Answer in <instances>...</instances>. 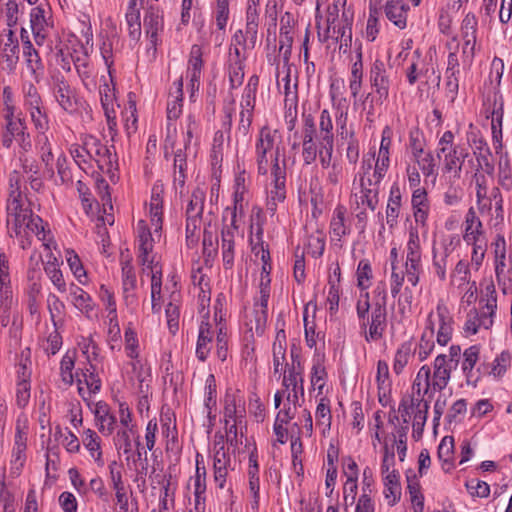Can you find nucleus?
Instances as JSON below:
<instances>
[{"mask_svg": "<svg viewBox=\"0 0 512 512\" xmlns=\"http://www.w3.org/2000/svg\"><path fill=\"white\" fill-rule=\"evenodd\" d=\"M144 28L150 42L156 46L158 40V32L163 29V18L158 9L151 7L144 17Z\"/></svg>", "mask_w": 512, "mask_h": 512, "instance_id": "25", "label": "nucleus"}, {"mask_svg": "<svg viewBox=\"0 0 512 512\" xmlns=\"http://www.w3.org/2000/svg\"><path fill=\"white\" fill-rule=\"evenodd\" d=\"M187 120V140L184 141V152L181 148H178L176 151L172 150V153L174 154V160H187L188 158L197 157V144L191 143L193 132L196 129V121L192 115H189Z\"/></svg>", "mask_w": 512, "mask_h": 512, "instance_id": "24", "label": "nucleus"}, {"mask_svg": "<svg viewBox=\"0 0 512 512\" xmlns=\"http://www.w3.org/2000/svg\"><path fill=\"white\" fill-rule=\"evenodd\" d=\"M293 25L294 19L291 13L286 12L281 17L279 51H283V62L288 65L293 45Z\"/></svg>", "mask_w": 512, "mask_h": 512, "instance_id": "16", "label": "nucleus"}, {"mask_svg": "<svg viewBox=\"0 0 512 512\" xmlns=\"http://www.w3.org/2000/svg\"><path fill=\"white\" fill-rule=\"evenodd\" d=\"M315 417L316 424L317 426L322 428L323 434H325L326 431L330 430L332 416L328 399H320V402L318 403L316 408Z\"/></svg>", "mask_w": 512, "mask_h": 512, "instance_id": "46", "label": "nucleus"}, {"mask_svg": "<svg viewBox=\"0 0 512 512\" xmlns=\"http://www.w3.org/2000/svg\"><path fill=\"white\" fill-rule=\"evenodd\" d=\"M205 192L197 187L193 190L186 208V216L189 218H201L204 208Z\"/></svg>", "mask_w": 512, "mask_h": 512, "instance_id": "42", "label": "nucleus"}, {"mask_svg": "<svg viewBox=\"0 0 512 512\" xmlns=\"http://www.w3.org/2000/svg\"><path fill=\"white\" fill-rule=\"evenodd\" d=\"M230 464V456L227 453L224 444L215 443V452L213 457L214 480L220 489H223L228 473L227 467Z\"/></svg>", "mask_w": 512, "mask_h": 512, "instance_id": "17", "label": "nucleus"}, {"mask_svg": "<svg viewBox=\"0 0 512 512\" xmlns=\"http://www.w3.org/2000/svg\"><path fill=\"white\" fill-rule=\"evenodd\" d=\"M236 208L232 212L231 226H227L221 233V249L223 264L226 269H230L234 263V238L236 231Z\"/></svg>", "mask_w": 512, "mask_h": 512, "instance_id": "15", "label": "nucleus"}, {"mask_svg": "<svg viewBox=\"0 0 512 512\" xmlns=\"http://www.w3.org/2000/svg\"><path fill=\"white\" fill-rule=\"evenodd\" d=\"M411 409L415 412L414 423H413V436L415 433L418 435L423 431L427 414L429 410V402L421 398H411Z\"/></svg>", "mask_w": 512, "mask_h": 512, "instance_id": "28", "label": "nucleus"}, {"mask_svg": "<svg viewBox=\"0 0 512 512\" xmlns=\"http://www.w3.org/2000/svg\"><path fill=\"white\" fill-rule=\"evenodd\" d=\"M485 290V305L479 309H472L467 314L463 327L467 335H474L481 328L488 330L493 326L497 310V293L493 284L488 285Z\"/></svg>", "mask_w": 512, "mask_h": 512, "instance_id": "2", "label": "nucleus"}, {"mask_svg": "<svg viewBox=\"0 0 512 512\" xmlns=\"http://www.w3.org/2000/svg\"><path fill=\"white\" fill-rule=\"evenodd\" d=\"M301 365L298 360L295 365V360H293V367L288 371L287 375H284L283 385L287 389L295 390V388L300 389V394L303 396L304 388H303V378L301 376Z\"/></svg>", "mask_w": 512, "mask_h": 512, "instance_id": "47", "label": "nucleus"}, {"mask_svg": "<svg viewBox=\"0 0 512 512\" xmlns=\"http://www.w3.org/2000/svg\"><path fill=\"white\" fill-rule=\"evenodd\" d=\"M30 261H31V263H33V262L35 263V267H32L28 271V280L30 282L29 292H30L32 301H35L36 296L39 295V293L41 291V285L39 283V279H40V270H41L40 266L43 263L41 260V255H36V254H33L30 257Z\"/></svg>", "mask_w": 512, "mask_h": 512, "instance_id": "38", "label": "nucleus"}, {"mask_svg": "<svg viewBox=\"0 0 512 512\" xmlns=\"http://www.w3.org/2000/svg\"><path fill=\"white\" fill-rule=\"evenodd\" d=\"M352 201L356 204L357 208L367 206L371 210H375L378 204V194L375 193V189L368 190L365 187L359 186V191H355L352 195Z\"/></svg>", "mask_w": 512, "mask_h": 512, "instance_id": "37", "label": "nucleus"}, {"mask_svg": "<svg viewBox=\"0 0 512 512\" xmlns=\"http://www.w3.org/2000/svg\"><path fill=\"white\" fill-rule=\"evenodd\" d=\"M56 101L63 110L68 113H73L77 110V98L75 90L72 87L61 88L54 92Z\"/></svg>", "mask_w": 512, "mask_h": 512, "instance_id": "40", "label": "nucleus"}, {"mask_svg": "<svg viewBox=\"0 0 512 512\" xmlns=\"http://www.w3.org/2000/svg\"><path fill=\"white\" fill-rule=\"evenodd\" d=\"M75 364V352L68 351L62 358L60 363V372L62 381L71 385L74 381L73 369Z\"/></svg>", "mask_w": 512, "mask_h": 512, "instance_id": "60", "label": "nucleus"}, {"mask_svg": "<svg viewBox=\"0 0 512 512\" xmlns=\"http://www.w3.org/2000/svg\"><path fill=\"white\" fill-rule=\"evenodd\" d=\"M138 233V263L143 266V271L149 269L151 274L158 267L162 271V266L153 253L154 238L144 220H140L137 224Z\"/></svg>", "mask_w": 512, "mask_h": 512, "instance_id": "4", "label": "nucleus"}, {"mask_svg": "<svg viewBox=\"0 0 512 512\" xmlns=\"http://www.w3.org/2000/svg\"><path fill=\"white\" fill-rule=\"evenodd\" d=\"M409 149L412 155L418 159L424 152L425 139L423 133L418 129L414 128L409 133Z\"/></svg>", "mask_w": 512, "mask_h": 512, "instance_id": "63", "label": "nucleus"}, {"mask_svg": "<svg viewBox=\"0 0 512 512\" xmlns=\"http://www.w3.org/2000/svg\"><path fill=\"white\" fill-rule=\"evenodd\" d=\"M317 138L328 156L331 157L334 135L332 118L327 109H323L320 113L319 134Z\"/></svg>", "mask_w": 512, "mask_h": 512, "instance_id": "21", "label": "nucleus"}, {"mask_svg": "<svg viewBox=\"0 0 512 512\" xmlns=\"http://www.w3.org/2000/svg\"><path fill=\"white\" fill-rule=\"evenodd\" d=\"M10 188L6 204L7 211V227L10 235L12 233L17 237L25 238L21 241V245L25 248L29 243V236L34 234L39 240H45V228L43 220L33 214L30 208V201L21 192L20 173L13 170L9 179Z\"/></svg>", "mask_w": 512, "mask_h": 512, "instance_id": "1", "label": "nucleus"}, {"mask_svg": "<svg viewBox=\"0 0 512 512\" xmlns=\"http://www.w3.org/2000/svg\"><path fill=\"white\" fill-rule=\"evenodd\" d=\"M267 166L270 164L272 188L268 192L267 209L274 213L277 205L286 198V162H264Z\"/></svg>", "mask_w": 512, "mask_h": 512, "instance_id": "5", "label": "nucleus"}, {"mask_svg": "<svg viewBox=\"0 0 512 512\" xmlns=\"http://www.w3.org/2000/svg\"><path fill=\"white\" fill-rule=\"evenodd\" d=\"M480 348L476 345L467 348L463 353V363L462 370L467 378L470 377V374L476 365L479 359Z\"/></svg>", "mask_w": 512, "mask_h": 512, "instance_id": "64", "label": "nucleus"}, {"mask_svg": "<svg viewBox=\"0 0 512 512\" xmlns=\"http://www.w3.org/2000/svg\"><path fill=\"white\" fill-rule=\"evenodd\" d=\"M281 135L268 126L261 128L256 143V153L261 159L279 160L283 156Z\"/></svg>", "mask_w": 512, "mask_h": 512, "instance_id": "7", "label": "nucleus"}, {"mask_svg": "<svg viewBox=\"0 0 512 512\" xmlns=\"http://www.w3.org/2000/svg\"><path fill=\"white\" fill-rule=\"evenodd\" d=\"M213 337L214 331L211 324L207 320H202L199 326L195 349V354L199 361L205 362L207 360L212 348Z\"/></svg>", "mask_w": 512, "mask_h": 512, "instance_id": "19", "label": "nucleus"}, {"mask_svg": "<svg viewBox=\"0 0 512 512\" xmlns=\"http://www.w3.org/2000/svg\"><path fill=\"white\" fill-rule=\"evenodd\" d=\"M81 150L84 151L90 160H97V158H110L112 151L109 147L102 144L96 138H90L85 141L84 145L81 146Z\"/></svg>", "mask_w": 512, "mask_h": 512, "instance_id": "35", "label": "nucleus"}, {"mask_svg": "<svg viewBox=\"0 0 512 512\" xmlns=\"http://www.w3.org/2000/svg\"><path fill=\"white\" fill-rule=\"evenodd\" d=\"M47 308L54 328L62 324L65 316V304L55 295L50 293L47 297Z\"/></svg>", "mask_w": 512, "mask_h": 512, "instance_id": "41", "label": "nucleus"}, {"mask_svg": "<svg viewBox=\"0 0 512 512\" xmlns=\"http://www.w3.org/2000/svg\"><path fill=\"white\" fill-rule=\"evenodd\" d=\"M388 165L386 162H366L362 169L363 173L360 177V187H365L368 190L375 189V193H379V184L383 179Z\"/></svg>", "mask_w": 512, "mask_h": 512, "instance_id": "11", "label": "nucleus"}, {"mask_svg": "<svg viewBox=\"0 0 512 512\" xmlns=\"http://www.w3.org/2000/svg\"><path fill=\"white\" fill-rule=\"evenodd\" d=\"M384 495L388 504L393 506L401 496V487L399 483V474L396 470H391L384 477Z\"/></svg>", "mask_w": 512, "mask_h": 512, "instance_id": "33", "label": "nucleus"}, {"mask_svg": "<svg viewBox=\"0 0 512 512\" xmlns=\"http://www.w3.org/2000/svg\"><path fill=\"white\" fill-rule=\"evenodd\" d=\"M229 137H226L224 131H217L213 138L211 157L212 160H223L228 157L226 150L229 148Z\"/></svg>", "mask_w": 512, "mask_h": 512, "instance_id": "50", "label": "nucleus"}, {"mask_svg": "<svg viewBox=\"0 0 512 512\" xmlns=\"http://www.w3.org/2000/svg\"><path fill=\"white\" fill-rule=\"evenodd\" d=\"M495 274L499 277L506 267V243L503 236L498 235L494 242Z\"/></svg>", "mask_w": 512, "mask_h": 512, "instance_id": "52", "label": "nucleus"}, {"mask_svg": "<svg viewBox=\"0 0 512 512\" xmlns=\"http://www.w3.org/2000/svg\"><path fill=\"white\" fill-rule=\"evenodd\" d=\"M450 249L445 246L442 251H437L433 248L432 254V267L438 279L440 281H445L447 278V265H448V257L450 255Z\"/></svg>", "mask_w": 512, "mask_h": 512, "instance_id": "36", "label": "nucleus"}, {"mask_svg": "<svg viewBox=\"0 0 512 512\" xmlns=\"http://www.w3.org/2000/svg\"><path fill=\"white\" fill-rule=\"evenodd\" d=\"M175 90L170 92V100L167 104V118L169 120L177 119L182 112V100H183V79L180 77L174 82Z\"/></svg>", "mask_w": 512, "mask_h": 512, "instance_id": "32", "label": "nucleus"}, {"mask_svg": "<svg viewBox=\"0 0 512 512\" xmlns=\"http://www.w3.org/2000/svg\"><path fill=\"white\" fill-rule=\"evenodd\" d=\"M44 270L53 285L57 288L59 292L66 291V283L63 278V274L59 269V263L52 254H50L49 259L44 265Z\"/></svg>", "mask_w": 512, "mask_h": 512, "instance_id": "34", "label": "nucleus"}, {"mask_svg": "<svg viewBox=\"0 0 512 512\" xmlns=\"http://www.w3.org/2000/svg\"><path fill=\"white\" fill-rule=\"evenodd\" d=\"M11 294L8 262L0 249V323L2 326H7L9 323L7 313L12 304Z\"/></svg>", "mask_w": 512, "mask_h": 512, "instance_id": "8", "label": "nucleus"}, {"mask_svg": "<svg viewBox=\"0 0 512 512\" xmlns=\"http://www.w3.org/2000/svg\"><path fill=\"white\" fill-rule=\"evenodd\" d=\"M163 194L164 186L160 182H156L151 190L149 202V215L151 224L156 233L162 229L163 216Z\"/></svg>", "mask_w": 512, "mask_h": 512, "instance_id": "14", "label": "nucleus"}, {"mask_svg": "<svg viewBox=\"0 0 512 512\" xmlns=\"http://www.w3.org/2000/svg\"><path fill=\"white\" fill-rule=\"evenodd\" d=\"M242 400L239 396L234 393H227L225 396L224 406V417L226 425L229 424V420L236 421L237 417H241L243 410L240 409Z\"/></svg>", "mask_w": 512, "mask_h": 512, "instance_id": "44", "label": "nucleus"}, {"mask_svg": "<svg viewBox=\"0 0 512 512\" xmlns=\"http://www.w3.org/2000/svg\"><path fill=\"white\" fill-rule=\"evenodd\" d=\"M83 444L94 459L99 460L101 458L100 438L95 431L91 429L84 431Z\"/></svg>", "mask_w": 512, "mask_h": 512, "instance_id": "59", "label": "nucleus"}, {"mask_svg": "<svg viewBox=\"0 0 512 512\" xmlns=\"http://www.w3.org/2000/svg\"><path fill=\"white\" fill-rule=\"evenodd\" d=\"M412 354V344L405 342L400 345L397 349L394 357L393 371L396 374H400L405 366L408 364L410 356Z\"/></svg>", "mask_w": 512, "mask_h": 512, "instance_id": "51", "label": "nucleus"}, {"mask_svg": "<svg viewBox=\"0 0 512 512\" xmlns=\"http://www.w3.org/2000/svg\"><path fill=\"white\" fill-rule=\"evenodd\" d=\"M125 18L128 24L130 38L134 41L139 40L141 36V23L139 11L136 9V7L130 8L129 5Z\"/></svg>", "mask_w": 512, "mask_h": 512, "instance_id": "56", "label": "nucleus"}, {"mask_svg": "<svg viewBox=\"0 0 512 512\" xmlns=\"http://www.w3.org/2000/svg\"><path fill=\"white\" fill-rule=\"evenodd\" d=\"M406 260H422L421 242L416 228H411L409 231L406 244Z\"/></svg>", "mask_w": 512, "mask_h": 512, "instance_id": "49", "label": "nucleus"}, {"mask_svg": "<svg viewBox=\"0 0 512 512\" xmlns=\"http://www.w3.org/2000/svg\"><path fill=\"white\" fill-rule=\"evenodd\" d=\"M124 338V350L126 356L128 358H137L140 356L139 340L136 332L132 328L128 327L125 329Z\"/></svg>", "mask_w": 512, "mask_h": 512, "instance_id": "61", "label": "nucleus"}, {"mask_svg": "<svg viewBox=\"0 0 512 512\" xmlns=\"http://www.w3.org/2000/svg\"><path fill=\"white\" fill-rule=\"evenodd\" d=\"M161 288L162 271L156 267L151 274V309L153 313H159L161 310Z\"/></svg>", "mask_w": 512, "mask_h": 512, "instance_id": "43", "label": "nucleus"}, {"mask_svg": "<svg viewBox=\"0 0 512 512\" xmlns=\"http://www.w3.org/2000/svg\"><path fill=\"white\" fill-rule=\"evenodd\" d=\"M23 55L31 75L36 82H39L44 74V64L41 60V57L39 56L38 51L33 47V45L25 46Z\"/></svg>", "mask_w": 512, "mask_h": 512, "instance_id": "30", "label": "nucleus"}, {"mask_svg": "<svg viewBox=\"0 0 512 512\" xmlns=\"http://www.w3.org/2000/svg\"><path fill=\"white\" fill-rule=\"evenodd\" d=\"M371 85L377 95V101L381 103L388 98L390 82L386 74L385 64L376 59L370 70Z\"/></svg>", "mask_w": 512, "mask_h": 512, "instance_id": "12", "label": "nucleus"}, {"mask_svg": "<svg viewBox=\"0 0 512 512\" xmlns=\"http://www.w3.org/2000/svg\"><path fill=\"white\" fill-rule=\"evenodd\" d=\"M5 119L7 121L6 130L7 133L11 134L15 137H24L25 124L20 119L14 118V106L7 107V114L5 115Z\"/></svg>", "mask_w": 512, "mask_h": 512, "instance_id": "57", "label": "nucleus"}, {"mask_svg": "<svg viewBox=\"0 0 512 512\" xmlns=\"http://www.w3.org/2000/svg\"><path fill=\"white\" fill-rule=\"evenodd\" d=\"M71 61L73 62L79 75L88 76V52L86 48L81 45L80 49H74L72 53H69Z\"/></svg>", "mask_w": 512, "mask_h": 512, "instance_id": "62", "label": "nucleus"}, {"mask_svg": "<svg viewBox=\"0 0 512 512\" xmlns=\"http://www.w3.org/2000/svg\"><path fill=\"white\" fill-rule=\"evenodd\" d=\"M480 239L487 238L481 220L476 215L474 208L471 207L465 216L463 240L467 244L480 241Z\"/></svg>", "mask_w": 512, "mask_h": 512, "instance_id": "20", "label": "nucleus"}, {"mask_svg": "<svg viewBox=\"0 0 512 512\" xmlns=\"http://www.w3.org/2000/svg\"><path fill=\"white\" fill-rule=\"evenodd\" d=\"M129 366L131 367L133 377L139 382L140 391L143 392L144 383L150 377L149 368H146L145 362L140 356L130 358Z\"/></svg>", "mask_w": 512, "mask_h": 512, "instance_id": "54", "label": "nucleus"}, {"mask_svg": "<svg viewBox=\"0 0 512 512\" xmlns=\"http://www.w3.org/2000/svg\"><path fill=\"white\" fill-rule=\"evenodd\" d=\"M97 188L99 190V194L102 200L103 204V211L105 214H107L106 218L102 217L101 220L105 224L106 222L110 225L113 224L114 219L113 216L108 214V211L113 209L112 202H111V196L109 193V186L105 179L101 178L97 180Z\"/></svg>", "mask_w": 512, "mask_h": 512, "instance_id": "48", "label": "nucleus"}, {"mask_svg": "<svg viewBox=\"0 0 512 512\" xmlns=\"http://www.w3.org/2000/svg\"><path fill=\"white\" fill-rule=\"evenodd\" d=\"M454 135L451 131H446L439 140L437 148V157L439 160H461L468 157L465 148L453 146Z\"/></svg>", "mask_w": 512, "mask_h": 512, "instance_id": "18", "label": "nucleus"}, {"mask_svg": "<svg viewBox=\"0 0 512 512\" xmlns=\"http://www.w3.org/2000/svg\"><path fill=\"white\" fill-rule=\"evenodd\" d=\"M434 313L431 312L428 315L429 331H425L419 341L418 347L415 353L420 361H424L434 349Z\"/></svg>", "mask_w": 512, "mask_h": 512, "instance_id": "27", "label": "nucleus"}, {"mask_svg": "<svg viewBox=\"0 0 512 512\" xmlns=\"http://www.w3.org/2000/svg\"><path fill=\"white\" fill-rule=\"evenodd\" d=\"M408 10L409 6L400 0H390L385 6L386 17L400 29H404L407 25Z\"/></svg>", "mask_w": 512, "mask_h": 512, "instance_id": "23", "label": "nucleus"}, {"mask_svg": "<svg viewBox=\"0 0 512 512\" xmlns=\"http://www.w3.org/2000/svg\"><path fill=\"white\" fill-rule=\"evenodd\" d=\"M24 106L26 109H35L43 105L41 95L32 83H25L22 87Z\"/></svg>", "mask_w": 512, "mask_h": 512, "instance_id": "53", "label": "nucleus"}, {"mask_svg": "<svg viewBox=\"0 0 512 512\" xmlns=\"http://www.w3.org/2000/svg\"><path fill=\"white\" fill-rule=\"evenodd\" d=\"M436 317L439 325L437 342L441 346L448 344L453 333V318L443 300H439L436 306Z\"/></svg>", "mask_w": 512, "mask_h": 512, "instance_id": "13", "label": "nucleus"}, {"mask_svg": "<svg viewBox=\"0 0 512 512\" xmlns=\"http://www.w3.org/2000/svg\"><path fill=\"white\" fill-rule=\"evenodd\" d=\"M446 354H439L433 363V371L430 370V383L432 391H442L448 385L453 369Z\"/></svg>", "mask_w": 512, "mask_h": 512, "instance_id": "10", "label": "nucleus"}, {"mask_svg": "<svg viewBox=\"0 0 512 512\" xmlns=\"http://www.w3.org/2000/svg\"><path fill=\"white\" fill-rule=\"evenodd\" d=\"M376 381L378 385L379 398L381 399V394L385 396L390 388L389 367L387 362L384 360H379L377 362Z\"/></svg>", "mask_w": 512, "mask_h": 512, "instance_id": "55", "label": "nucleus"}, {"mask_svg": "<svg viewBox=\"0 0 512 512\" xmlns=\"http://www.w3.org/2000/svg\"><path fill=\"white\" fill-rule=\"evenodd\" d=\"M341 0H335V11L338 13L337 4L340 3ZM346 0H343L342 5H345ZM337 14L329 13L327 17V29L323 36V39L320 41L325 42L328 38H335L337 41L340 40V49L343 47L347 48L351 46L352 42V20L349 18L346 12L342 13V22L338 20ZM319 38H321V34L318 33Z\"/></svg>", "mask_w": 512, "mask_h": 512, "instance_id": "3", "label": "nucleus"}, {"mask_svg": "<svg viewBox=\"0 0 512 512\" xmlns=\"http://www.w3.org/2000/svg\"><path fill=\"white\" fill-rule=\"evenodd\" d=\"M387 295L385 291L379 292V298H376L372 304V312L369 316V330H365L366 341H377L382 338L387 322L386 309Z\"/></svg>", "mask_w": 512, "mask_h": 512, "instance_id": "6", "label": "nucleus"}, {"mask_svg": "<svg viewBox=\"0 0 512 512\" xmlns=\"http://www.w3.org/2000/svg\"><path fill=\"white\" fill-rule=\"evenodd\" d=\"M70 295L75 308L84 313L87 317H90L95 307L91 296L78 286L71 288Z\"/></svg>", "mask_w": 512, "mask_h": 512, "instance_id": "31", "label": "nucleus"}, {"mask_svg": "<svg viewBox=\"0 0 512 512\" xmlns=\"http://www.w3.org/2000/svg\"><path fill=\"white\" fill-rule=\"evenodd\" d=\"M330 233L332 238L338 241L349 233V227L345 224V209L343 207H337L334 210L330 223Z\"/></svg>", "mask_w": 512, "mask_h": 512, "instance_id": "39", "label": "nucleus"}, {"mask_svg": "<svg viewBox=\"0 0 512 512\" xmlns=\"http://www.w3.org/2000/svg\"><path fill=\"white\" fill-rule=\"evenodd\" d=\"M268 319V311L253 306L251 318L246 322V326L251 332L257 335L264 333Z\"/></svg>", "mask_w": 512, "mask_h": 512, "instance_id": "45", "label": "nucleus"}, {"mask_svg": "<svg viewBox=\"0 0 512 512\" xmlns=\"http://www.w3.org/2000/svg\"><path fill=\"white\" fill-rule=\"evenodd\" d=\"M0 56L10 71L16 68L19 60V43L12 29L0 35Z\"/></svg>", "mask_w": 512, "mask_h": 512, "instance_id": "9", "label": "nucleus"}, {"mask_svg": "<svg viewBox=\"0 0 512 512\" xmlns=\"http://www.w3.org/2000/svg\"><path fill=\"white\" fill-rule=\"evenodd\" d=\"M432 391V385L430 383V367L428 365L422 366L416 374V377L412 384V397L421 398Z\"/></svg>", "mask_w": 512, "mask_h": 512, "instance_id": "26", "label": "nucleus"}, {"mask_svg": "<svg viewBox=\"0 0 512 512\" xmlns=\"http://www.w3.org/2000/svg\"><path fill=\"white\" fill-rule=\"evenodd\" d=\"M244 66L243 59L233 60L229 63L228 73L231 89H235L242 85L244 79Z\"/></svg>", "mask_w": 512, "mask_h": 512, "instance_id": "58", "label": "nucleus"}, {"mask_svg": "<svg viewBox=\"0 0 512 512\" xmlns=\"http://www.w3.org/2000/svg\"><path fill=\"white\" fill-rule=\"evenodd\" d=\"M412 206L416 223L423 227L426 225L428 216L427 193L424 189L417 188L412 195Z\"/></svg>", "mask_w": 512, "mask_h": 512, "instance_id": "29", "label": "nucleus"}, {"mask_svg": "<svg viewBox=\"0 0 512 512\" xmlns=\"http://www.w3.org/2000/svg\"><path fill=\"white\" fill-rule=\"evenodd\" d=\"M95 418L99 431L104 435H111L115 429L116 417L110 413L108 405L104 402H98L95 405Z\"/></svg>", "mask_w": 512, "mask_h": 512, "instance_id": "22", "label": "nucleus"}]
</instances>
